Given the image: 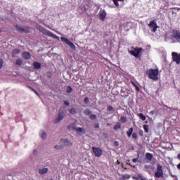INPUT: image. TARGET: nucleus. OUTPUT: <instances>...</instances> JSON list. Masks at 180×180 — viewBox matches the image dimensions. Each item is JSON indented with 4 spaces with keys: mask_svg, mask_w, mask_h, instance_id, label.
Wrapping results in <instances>:
<instances>
[{
    "mask_svg": "<svg viewBox=\"0 0 180 180\" xmlns=\"http://www.w3.org/2000/svg\"><path fill=\"white\" fill-rule=\"evenodd\" d=\"M61 41H63V43H65L70 47L72 50H76V46L72 41H70V39H68V38L65 37H61Z\"/></svg>",
    "mask_w": 180,
    "mask_h": 180,
    "instance_id": "7",
    "label": "nucleus"
},
{
    "mask_svg": "<svg viewBox=\"0 0 180 180\" xmlns=\"http://www.w3.org/2000/svg\"><path fill=\"white\" fill-rule=\"evenodd\" d=\"M40 137H41L42 139H46V131H44V130H42L41 131H40Z\"/></svg>",
    "mask_w": 180,
    "mask_h": 180,
    "instance_id": "22",
    "label": "nucleus"
},
{
    "mask_svg": "<svg viewBox=\"0 0 180 180\" xmlns=\"http://www.w3.org/2000/svg\"><path fill=\"white\" fill-rule=\"evenodd\" d=\"M64 105L69 106L70 105V102H68V101H64Z\"/></svg>",
    "mask_w": 180,
    "mask_h": 180,
    "instance_id": "40",
    "label": "nucleus"
},
{
    "mask_svg": "<svg viewBox=\"0 0 180 180\" xmlns=\"http://www.w3.org/2000/svg\"><path fill=\"white\" fill-rule=\"evenodd\" d=\"M139 162L138 158H134V159H132V162L136 163V162Z\"/></svg>",
    "mask_w": 180,
    "mask_h": 180,
    "instance_id": "39",
    "label": "nucleus"
},
{
    "mask_svg": "<svg viewBox=\"0 0 180 180\" xmlns=\"http://www.w3.org/2000/svg\"><path fill=\"white\" fill-rule=\"evenodd\" d=\"M139 136H141L142 137H143V136H144V132L143 131L142 129H139Z\"/></svg>",
    "mask_w": 180,
    "mask_h": 180,
    "instance_id": "37",
    "label": "nucleus"
},
{
    "mask_svg": "<svg viewBox=\"0 0 180 180\" xmlns=\"http://www.w3.org/2000/svg\"><path fill=\"white\" fill-rule=\"evenodd\" d=\"M3 65H4V60L0 59V70H1Z\"/></svg>",
    "mask_w": 180,
    "mask_h": 180,
    "instance_id": "38",
    "label": "nucleus"
},
{
    "mask_svg": "<svg viewBox=\"0 0 180 180\" xmlns=\"http://www.w3.org/2000/svg\"><path fill=\"white\" fill-rule=\"evenodd\" d=\"M148 27H149L150 28H153L152 29V32H156V30L158 28V25L156 24L155 21L152 20L151 22H150L149 24H148Z\"/></svg>",
    "mask_w": 180,
    "mask_h": 180,
    "instance_id": "9",
    "label": "nucleus"
},
{
    "mask_svg": "<svg viewBox=\"0 0 180 180\" xmlns=\"http://www.w3.org/2000/svg\"><path fill=\"white\" fill-rule=\"evenodd\" d=\"M118 1L123 2L124 0H112V2H114V5L116 6V7H119Z\"/></svg>",
    "mask_w": 180,
    "mask_h": 180,
    "instance_id": "27",
    "label": "nucleus"
},
{
    "mask_svg": "<svg viewBox=\"0 0 180 180\" xmlns=\"http://www.w3.org/2000/svg\"><path fill=\"white\" fill-rule=\"evenodd\" d=\"M77 129V128H76V127H75V124H69L68 127V129H69V130H70V129L75 130V129Z\"/></svg>",
    "mask_w": 180,
    "mask_h": 180,
    "instance_id": "28",
    "label": "nucleus"
},
{
    "mask_svg": "<svg viewBox=\"0 0 180 180\" xmlns=\"http://www.w3.org/2000/svg\"><path fill=\"white\" fill-rule=\"evenodd\" d=\"M33 153H34V155H36L37 153V150H34Z\"/></svg>",
    "mask_w": 180,
    "mask_h": 180,
    "instance_id": "48",
    "label": "nucleus"
},
{
    "mask_svg": "<svg viewBox=\"0 0 180 180\" xmlns=\"http://www.w3.org/2000/svg\"><path fill=\"white\" fill-rule=\"evenodd\" d=\"M139 180H146V179L143 177H141V179H139Z\"/></svg>",
    "mask_w": 180,
    "mask_h": 180,
    "instance_id": "52",
    "label": "nucleus"
},
{
    "mask_svg": "<svg viewBox=\"0 0 180 180\" xmlns=\"http://www.w3.org/2000/svg\"><path fill=\"white\" fill-rule=\"evenodd\" d=\"M132 179H133L134 180H140V179H141L140 178H139V177H135V176L132 177Z\"/></svg>",
    "mask_w": 180,
    "mask_h": 180,
    "instance_id": "43",
    "label": "nucleus"
},
{
    "mask_svg": "<svg viewBox=\"0 0 180 180\" xmlns=\"http://www.w3.org/2000/svg\"><path fill=\"white\" fill-rule=\"evenodd\" d=\"M177 169H180V163L178 164V165H177Z\"/></svg>",
    "mask_w": 180,
    "mask_h": 180,
    "instance_id": "50",
    "label": "nucleus"
},
{
    "mask_svg": "<svg viewBox=\"0 0 180 180\" xmlns=\"http://www.w3.org/2000/svg\"><path fill=\"white\" fill-rule=\"evenodd\" d=\"M93 153H94L95 157L100 158L103 155V150L101 148H92Z\"/></svg>",
    "mask_w": 180,
    "mask_h": 180,
    "instance_id": "8",
    "label": "nucleus"
},
{
    "mask_svg": "<svg viewBox=\"0 0 180 180\" xmlns=\"http://www.w3.org/2000/svg\"><path fill=\"white\" fill-rule=\"evenodd\" d=\"M134 128L130 127L128 131L126 132V134L127 135L128 138H132L134 140H137L138 139V134L136 132H134Z\"/></svg>",
    "mask_w": 180,
    "mask_h": 180,
    "instance_id": "4",
    "label": "nucleus"
},
{
    "mask_svg": "<svg viewBox=\"0 0 180 180\" xmlns=\"http://www.w3.org/2000/svg\"><path fill=\"white\" fill-rule=\"evenodd\" d=\"M120 128H121V124H120V123H118V124H117L116 125H115V127H114V130H115V131H117V130H118V129H120Z\"/></svg>",
    "mask_w": 180,
    "mask_h": 180,
    "instance_id": "31",
    "label": "nucleus"
},
{
    "mask_svg": "<svg viewBox=\"0 0 180 180\" xmlns=\"http://www.w3.org/2000/svg\"><path fill=\"white\" fill-rule=\"evenodd\" d=\"M95 128H96V129H98L99 128V124H97L96 125H95V127H94Z\"/></svg>",
    "mask_w": 180,
    "mask_h": 180,
    "instance_id": "45",
    "label": "nucleus"
},
{
    "mask_svg": "<svg viewBox=\"0 0 180 180\" xmlns=\"http://www.w3.org/2000/svg\"><path fill=\"white\" fill-rule=\"evenodd\" d=\"M68 112H69V113H70V115H76V113H77L76 108H75L69 109Z\"/></svg>",
    "mask_w": 180,
    "mask_h": 180,
    "instance_id": "23",
    "label": "nucleus"
},
{
    "mask_svg": "<svg viewBox=\"0 0 180 180\" xmlns=\"http://www.w3.org/2000/svg\"><path fill=\"white\" fill-rule=\"evenodd\" d=\"M134 88H136V92H139L140 91V88L138 86H134Z\"/></svg>",
    "mask_w": 180,
    "mask_h": 180,
    "instance_id": "41",
    "label": "nucleus"
},
{
    "mask_svg": "<svg viewBox=\"0 0 180 180\" xmlns=\"http://www.w3.org/2000/svg\"><path fill=\"white\" fill-rule=\"evenodd\" d=\"M150 115H154V111H150Z\"/></svg>",
    "mask_w": 180,
    "mask_h": 180,
    "instance_id": "51",
    "label": "nucleus"
},
{
    "mask_svg": "<svg viewBox=\"0 0 180 180\" xmlns=\"http://www.w3.org/2000/svg\"><path fill=\"white\" fill-rule=\"evenodd\" d=\"M143 131H145L146 133H148L149 132V127L148 125H143Z\"/></svg>",
    "mask_w": 180,
    "mask_h": 180,
    "instance_id": "30",
    "label": "nucleus"
},
{
    "mask_svg": "<svg viewBox=\"0 0 180 180\" xmlns=\"http://www.w3.org/2000/svg\"><path fill=\"white\" fill-rule=\"evenodd\" d=\"M177 159L180 160V153L178 154Z\"/></svg>",
    "mask_w": 180,
    "mask_h": 180,
    "instance_id": "49",
    "label": "nucleus"
},
{
    "mask_svg": "<svg viewBox=\"0 0 180 180\" xmlns=\"http://www.w3.org/2000/svg\"><path fill=\"white\" fill-rule=\"evenodd\" d=\"M15 28L18 32L22 33L24 27H20L19 25L15 26Z\"/></svg>",
    "mask_w": 180,
    "mask_h": 180,
    "instance_id": "25",
    "label": "nucleus"
},
{
    "mask_svg": "<svg viewBox=\"0 0 180 180\" xmlns=\"http://www.w3.org/2000/svg\"><path fill=\"white\" fill-rule=\"evenodd\" d=\"M20 53V49H14L13 51L11 52V56L13 58H15L16 55Z\"/></svg>",
    "mask_w": 180,
    "mask_h": 180,
    "instance_id": "17",
    "label": "nucleus"
},
{
    "mask_svg": "<svg viewBox=\"0 0 180 180\" xmlns=\"http://www.w3.org/2000/svg\"><path fill=\"white\" fill-rule=\"evenodd\" d=\"M84 115H85L86 116H90L91 115V111H90L89 109H86L84 110Z\"/></svg>",
    "mask_w": 180,
    "mask_h": 180,
    "instance_id": "24",
    "label": "nucleus"
},
{
    "mask_svg": "<svg viewBox=\"0 0 180 180\" xmlns=\"http://www.w3.org/2000/svg\"><path fill=\"white\" fill-rule=\"evenodd\" d=\"M63 118H64V113L63 112H59V114H58L57 119L53 120V124L58 123L60 121L63 120Z\"/></svg>",
    "mask_w": 180,
    "mask_h": 180,
    "instance_id": "12",
    "label": "nucleus"
},
{
    "mask_svg": "<svg viewBox=\"0 0 180 180\" xmlns=\"http://www.w3.org/2000/svg\"><path fill=\"white\" fill-rule=\"evenodd\" d=\"M72 86H68L66 87V93L70 94V93H72Z\"/></svg>",
    "mask_w": 180,
    "mask_h": 180,
    "instance_id": "29",
    "label": "nucleus"
},
{
    "mask_svg": "<svg viewBox=\"0 0 180 180\" xmlns=\"http://www.w3.org/2000/svg\"><path fill=\"white\" fill-rule=\"evenodd\" d=\"M0 32H1V30L0 29Z\"/></svg>",
    "mask_w": 180,
    "mask_h": 180,
    "instance_id": "53",
    "label": "nucleus"
},
{
    "mask_svg": "<svg viewBox=\"0 0 180 180\" xmlns=\"http://www.w3.org/2000/svg\"><path fill=\"white\" fill-rule=\"evenodd\" d=\"M136 116H138L139 117V119L142 120L143 121L146 120V117L144 116V115H143V113H138V115H136Z\"/></svg>",
    "mask_w": 180,
    "mask_h": 180,
    "instance_id": "21",
    "label": "nucleus"
},
{
    "mask_svg": "<svg viewBox=\"0 0 180 180\" xmlns=\"http://www.w3.org/2000/svg\"><path fill=\"white\" fill-rule=\"evenodd\" d=\"M64 148V146L63 145H57L54 146V148L57 149V150H62Z\"/></svg>",
    "mask_w": 180,
    "mask_h": 180,
    "instance_id": "33",
    "label": "nucleus"
},
{
    "mask_svg": "<svg viewBox=\"0 0 180 180\" xmlns=\"http://www.w3.org/2000/svg\"><path fill=\"white\" fill-rule=\"evenodd\" d=\"M88 103H89V98H88V97H86V98L84 99V103L88 104Z\"/></svg>",
    "mask_w": 180,
    "mask_h": 180,
    "instance_id": "36",
    "label": "nucleus"
},
{
    "mask_svg": "<svg viewBox=\"0 0 180 180\" xmlns=\"http://www.w3.org/2000/svg\"><path fill=\"white\" fill-rule=\"evenodd\" d=\"M105 16H107V13L105 12V11L101 10V11H99V20L103 22L105 21Z\"/></svg>",
    "mask_w": 180,
    "mask_h": 180,
    "instance_id": "11",
    "label": "nucleus"
},
{
    "mask_svg": "<svg viewBox=\"0 0 180 180\" xmlns=\"http://www.w3.org/2000/svg\"><path fill=\"white\" fill-rule=\"evenodd\" d=\"M164 176V171L162 170V167L160 164L156 166V172L154 173V177L160 179Z\"/></svg>",
    "mask_w": 180,
    "mask_h": 180,
    "instance_id": "3",
    "label": "nucleus"
},
{
    "mask_svg": "<svg viewBox=\"0 0 180 180\" xmlns=\"http://www.w3.org/2000/svg\"><path fill=\"white\" fill-rule=\"evenodd\" d=\"M50 180H53V179H51Z\"/></svg>",
    "mask_w": 180,
    "mask_h": 180,
    "instance_id": "54",
    "label": "nucleus"
},
{
    "mask_svg": "<svg viewBox=\"0 0 180 180\" xmlns=\"http://www.w3.org/2000/svg\"><path fill=\"white\" fill-rule=\"evenodd\" d=\"M22 58L25 60H29L31 58V55L29 52H22Z\"/></svg>",
    "mask_w": 180,
    "mask_h": 180,
    "instance_id": "13",
    "label": "nucleus"
},
{
    "mask_svg": "<svg viewBox=\"0 0 180 180\" xmlns=\"http://www.w3.org/2000/svg\"><path fill=\"white\" fill-rule=\"evenodd\" d=\"M172 59H173V62L176 63V64H180V53H177L176 52H172Z\"/></svg>",
    "mask_w": 180,
    "mask_h": 180,
    "instance_id": "6",
    "label": "nucleus"
},
{
    "mask_svg": "<svg viewBox=\"0 0 180 180\" xmlns=\"http://www.w3.org/2000/svg\"><path fill=\"white\" fill-rule=\"evenodd\" d=\"M30 32V29L29 27H24V29L22 30V33L28 34Z\"/></svg>",
    "mask_w": 180,
    "mask_h": 180,
    "instance_id": "26",
    "label": "nucleus"
},
{
    "mask_svg": "<svg viewBox=\"0 0 180 180\" xmlns=\"http://www.w3.org/2000/svg\"><path fill=\"white\" fill-rule=\"evenodd\" d=\"M90 116V119L91 120H96V115H91Z\"/></svg>",
    "mask_w": 180,
    "mask_h": 180,
    "instance_id": "35",
    "label": "nucleus"
},
{
    "mask_svg": "<svg viewBox=\"0 0 180 180\" xmlns=\"http://www.w3.org/2000/svg\"><path fill=\"white\" fill-rule=\"evenodd\" d=\"M61 143H64L65 146H70L72 143L68 139H61Z\"/></svg>",
    "mask_w": 180,
    "mask_h": 180,
    "instance_id": "16",
    "label": "nucleus"
},
{
    "mask_svg": "<svg viewBox=\"0 0 180 180\" xmlns=\"http://www.w3.org/2000/svg\"><path fill=\"white\" fill-rule=\"evenodd\" d=\"M148 78L153 81L158 80V69H149L146 71Z\"/></svg>",
    "mask_w": 180,
    "mask_h": 180,
    "instance_id": "1",
    "label": "nucleus"
},
{
    "mask_svg": "<svg viewBox=\"0 0 180 180\" xmlns=\"http://www.w3.org/2000/svg\"><path fill=\"white\" fill-rule=\"evenodd\" d=\"M74 131H77V134H79V132H81L83 134H86V131L83 128H81V127L75 129H74Z\"/></svg>",
    "mask_w": 180,
    "mask_h": 180,
    "instance_id": "19",
    "label": "nucleus"
},
{
    "mask_svg": "<svg viewBox=\"0 0 180 180\" xmlns=\"http://www.w3.org/2000/svg\"><path fill=\"white\" fill-rule=\"evenodd\" d=\"M49 172V168H41L38 169V174L40 175H44Z\"/></svg>",
    "mask_w": 180,
    "mask_h": 180,
    "instance_id": "14",
    "label": "nucleus"
},
{
    "mask_svg": "<svg viewBox=\"0 0 180 180\" xmlns=\"http://www.w3.org/2000/svg\"><path fill=\"white\" fill-rule=\"evenodd\" d=\"M29 88L34 92V91H36L35 90H34V89H32V87H30V86H29Z\"/></svg>",
    "mask_w": 180,
    "mask_h": 180,
    "instance_id": "46",
    "label": "nucleus"
},
{
    "mask_svg": "<svg viewBox=\"0 0 180 180\" xmlns=\"http://www.w3.org/2000/svg\"><path fill=\"white\" fill-rule=\"evenodd\" d=\"M130 83L132 84V86H137L136 84L133 81L130 82Z\"/></svg>",
    "mask_w": 180,
    "mask_h": 180,
    "instance_id": "42",
    "label": "nucleus"
},
{
    "mask_svg": "<svg viewBox=\"0 0 180 180\" xmlns=\"http://www.w3.org/2000/svg\"><path fill=\"white\" fill-rule=\"evenodd\" d=\"M34 93H35L36 95L39 96V93L37 91H34Z\"/></svg>",
    "mask_w": 180,
    "mask_h": 180,
    "instance_id": "47",
    "label": "nucleus"
},
{
    "mask_svg": "<svg viewBox=\"0 0 180 180\" xmlns=\"http://www.w3.org/2000/svg\"><path fill=\"white\" fill-rule=\"evenodd\" d=\"M42 32L49 37H52L53 39H57V35L51 32V31L42 29Z\"/></svg>",
    "mask_w": 180,
    "mask_h": 180,
    "instance_id": "10",
    "label": "nucleus"
},
{
    "mask_svg": "<svg viewBox=\"0 0 180 180\" xmlns=\"http://www.w3.org/2000/svg\"><path fill=\"white\" fill-rule=\"evenodd\" d=\"M103 180H104V179H103Z\"/></svg>",
    "mask_w": 180,
    "mask_h": 180,
    "instance_id": "56",
    "label": "nucleus"
},
{
    "mask_svg": "<svg viewBox=\"0 0 180 180\" xmlns=\"http://www.w3.org/2000/svg\"><path fill=\"white\" fill-rule=\"evenodd\" d=\"M171 37L175 40H177L178 42L180 41V31L176 30H173L172 31Z\"/></svg>",
    "mask_w": 180,
    "mask_h": 180,
    "instance_id": "5",
    "label": "nucleus"
},
{
    "mask_svg": "<svg viewBox=\"0 0 180 180\" xmlns=\"http://www.w3.org/2000/svg\"><path fill=\"white\" fill-rule=\"evenodd\" d=\"M33 67H34V69L35 70H39L41 68V63L39 62H34Z\"/></svg>",
    "mask_w": 180,
    "mask_h": 180,
    "instance_id": "15",
    "label": "nucleus"
},
{
    "mask_svg": "<svg viewBox=\"0 0 180 180\" xmlns=\"http://www.w3.org/2000/svg\"><path fill=\"white\" fill-rule=\"evenodd\" d=\"M153 155L149 153H146V160L148 161H153Z\"/></svg>",
    "mask_w": 180,
    "mask_h": 180,
    "instance_id": "18",
    "label": "nucleus"
},
{
    "mask_svg": "<svg viewBox=\"0 0 180 180\" xmlns=\"http://www.w3.org/2000/svg\"><path fill=\"white\" fill-rule=\"evenodd\" d=\"M150 180H153V179H150Z\"/></svg>",
    "mask_w": 180,
    "mask_h": 180,
    "instance_id": "55",
    "label": "nucleus"
},
{
    "mask_svg": "<svg viewBox=\"0 0 180 180\" xmlns=\"http://www.w3.org/2000/svg\"><path fill=\"white\" fill-rule=\"evenodd\" d=\"M114 145L116 146H119L118 141H115Z\"/></svg>",
    "mask_w": 180,
    "mask_h": 180,
    "instance_id": "44",
    "label": "nucleus"
},
{
    "mask_svg": "<svg viewBox=\"0 0 180 180\" xmlns=\"http://www.w3.org/2000/svg\"><path fill=\"white\" fill-rule=\"evenodd\" d=\"M108 110L109 112H114L115 109L113 108V107H112L111 105L108 106Z\"/></svg>",
    "mask_w": 180,
    "mask_h": 180,
    "instance_id": "34",
    "label": "nucleus"
},
{
    "mask_svg": "<svg viewBox=\"0 0 180 180\" xmlns=\"http://www.w3.org/2000/svg\"><path fill=\"white\" fill-rule=\"evenodd\" d=\"M120 122L121 123H127V119L125 117H121L120 118Z\"/></svg>",
    "mask_w": 180,
    "mask_h": 180,
    "instance_id": "32",
    "label": "nucleus"
},
{
    "mask_svg": "<svg viewBox=\"0 0 180 180\" xmlns=\"http://www.w3.org/2000/svg\"><path fill=\"white\" fill-rule=\"evenodd\" d=\"M23 65V60L22 59H17V60L15 61V65H18V66H21Z\"/></svg>",
    "mask_w": 180,
    "mask_h": 180,
    "instance_id": "20",
    "label": "nucleus"
},
{
    "mask_svg": "<svg viewBox=\"0 0 180 180\" xmlns=\"http://www.w3.org/2000/svg\"><path fill=\"white\" fill-rule=\"evenodd\" d=\"M134 50L129 51L130 55H132V56H134V58H141V53L143 51L142 48L139 47H136L133 48Z\"/></svg>",
    "mask_w": 180,
    "mask_h": 180,
    "instance_id": "2",
    "label": "nucleus"
}]
</instances>
